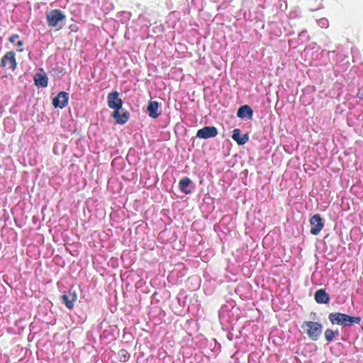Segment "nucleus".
Here are the masks:
<instances>
[{
	"instance_id": "nucleus-1",
	"label": "nucleus",
	"mask_w": 363,
	"mask_h": 363,
	"mask_svg": "<svg viewBox=\"0 0 363 363\" xmlns=\"http://www.w3.org/2000/svg\"><path fill=\"white\" fill-rule=\"evenodd\" d=\"M329 320L332 324H337L343 327L350 326L352 324H359V317L350 316L341 313H331L328 315Z\"/></svg>"
},
{
	"instance_id": "nucleus-2",
	"label": "nucleus",
	"mask_w": 363,
	"mask_h": 363,
	"mask_svg": "<svg viewBox=\"0 0 363 363\" xmlns=\"http://www.w3.org/2000/svg\"><path fill=\"white\" fill-rule=\"evenodd\" d=\"M301 328L312 340H317L323 330V326L320 323L313 321H305Z\"/></svg>"
},
{
	"instance_id": "nucleus-3",
	"label": "nucleus",
	"mask_w": 363,
	"mask_h": 363,
	"mask_svg": "<svg viewBox=\"0 0 363 363\" xmlns=\"http://www.w3.org/2000/svg\"><path fill=\"white\" fill-rule=\"evenodd\" d=\"M65 16L60 10H52L47 15V20L49 26L55 27L59 26L61 27Z\"/></svg>"
},
{
	"instance_id": "nucleus-4",
	"label": "nucleus",
	"mask_w": 363,
	"mask_h": 363,
	"mask_svg": "<svg viewBox=\"0 0 363 363\" xmlns=\"http://www.w3.org/2000/svg\"><path fill=\"white\" fill-rule=\"evenodd\" d=\"M108 106L109 108L118 110L121 109L123 101L119 98V94L118 91H112L108 95Z\"/></svg>"
},
{
	"instance_id": "nucleus-5",
	"label": "nucleus",
	"mask_w": 363,
	"mask_h": 363,
	"mask_svg": "<svg viewBox=\"0 0 363 363\" xmlns=\"http://www.w3.org/2000/svg\"><path fill=\"white\" fill-rule=\"evenodd\" d=\"M218 135L217 128L214 126H205L198 130L196 137L202 139L214 138Z\"/></svg>"
},
{
	"instance_id": "nucleus-6",
	"label": "nucleus",
	"mask_w": 363,
	"mask_h": 363,
	"mask_svg": "<svg viewBox=\"0 0 363 363\" xmlns=\"http://www.w3.org/2000/svg\"><path fill=\"white\" fill-rule=\"evenodd\" d=\"M311 228V233L313 235H318L323 228V219L318 214H315L310 220Z\"/></svg>"
},
{
	"instance_id": "nucleus-7",
	"label": "nucleus",
	"mask_w": 363,
	"mask_h": 363,
	"mask_svg": "<svg viewBox=\"0 0 363 363\" xmlns=\"http://www.w3.org/2000/svg\"><path fill=\"white\" fill-rule=\"evenodd\" d=\"M69 94L60 91L52 100V104L55 108H64L68 103Z\"/></svg>"
},
{
	"instance_id": "nucleus-8",
	"label": "nucleus",
	"mask_w": 363,
	"mask_h": 363,
	"mask_svg": "<svg viewBox=\"0 0 363 363\" xmlns=\"http://www.w3.org/2000/svg\"><path fill=\"white\" fill-rule=\"evenodd\" d=\"M62 301L65 304L67 308L72 309L74 303L77 299V295L74 291L69 290L67 293L61 296Z\"/></svg>"
},
{
	"instance_id": "nucleus-9",
	"label": "nucleus",
	"mask_w": 363,
	"mask_h": 363,
	"mask_svg": "<svg viewBox=\"0 0 363 363\" xmlns=\"http://www.w3.org/2000/svg\"><path fill=\"white\" fill-rule=\"evenodd\" d=\"M1 63L3 67H9L12 70H14L16 67L15 53L12 51L7 52L1 58Z\"/></svg>"
},
{
	"instance_id": "nucleus-10",
	"label": "nucleus",
	"mask_w": 363,
	"mask_h": 363,
	"mask_svg": "<svg viewBox=\"0 0 363 363\" xmlns=\"http://www.w3.org/2000/svg\"><path fill=\"white\" fill-rule=\"evenodd\" d=\"M112 116L116 119L117 123L124 124L129 118V113L121 108V109L114 110Z\"/></svg>"
},
{
	"instance_id": "nucleus-11",
	"label": "nucleus",
	"mask_w": 363,
	"mask_h": 363,
	"mask_svg": "<svg viewBox=\"0 0 363 363\" xmlns=\"http://www.w3.org/2000/svg\"><path fill=\"white\" fill-rule=\"evenodd\" d=\"M232 138L236 141L238 145H244L248 141L249 136L247 134L242 135L240 130L235 128L233 130Z\"/></svg>"
},
{
	"instance_id": "nucleus-12",
	"label": "nucleus",
	"mask_w": 363,
	"mask_h": 363,
	"mask_svg": "<svg viewBox=\"0 0 363 363\" xmlns=\"http://www.w3.org/2000/svg\"><path fill=\"white\" fill-rule=\"evenodd\" d=\"M253 111L248 105H244L240 106L237 112L238 118L251 119L252 118Z\"/></svg>"
},
{
	"instance_id": "nucleus-13",
	"label": "nucleus",
	"mask_w": 363,
	"mask_h": 363,
	"mask_svg": "<svg viewBox=\"0 0 363 363\" xmlns=\"http://www.w3.org/2000/svg\"><path fill=\"white\" fill-rule=\"evenodd\" d=\"M159 104L155 101H150L147 107L150 117L152 118H157L160 113L158 112Z\"/></svg>"
},
{
	"instance_id": "nucleus-14",
	"label": "nucleus",
	"mask_w": 363,
	"mask_h": 363,
	"mask_svg": "<svg viewBox=\"0 0 363 363\" xmlns=\"http://www.w3.org/2000/svg\"><path fill=\"white\" fill-rule=\"evenodd\" d=\"M315 300L318 303H328L330 301L329 295L324 289H318L314 295Z\"/></svg>"
},
{
	"instance_id": "nucleus-15",
	"label": "nucleus",
	"mask_w": 363,
	"mask_h": 363,
	"mask_svg": "<svg viewBox=\"0 0 363 363\" xmlns=\"http://www.w3.org/2000/svg\"><path fill=\"white\" fill-rule=\"evenodd\" d=\"M191 184V181L189 177H184L179 182V189L185 194H189L191 190L188 187Z\"/></svg>"
},
{
	"instance_id": "nucleus-16",
	"label": "nucleus",
	"mask_w": 363,
	"mask_h": 363,
	"mask_svg": "<svg viewBox=\"0 0 363 363\" xmlns=\"http://www.w3.org/2000/svg\"><path fill=\"white\" fill-rule=\"evenodd\" d=\"M35 83L38 86L46 87L48 86V77L41 74H36L35 77Z\"/></svg>"
},
{
	"instance_id": "nucleus-17",
	"label": "nucleus",
	"mask_w": 363,
	"mask_h": 363,
	"mask_svg": "<svg viewBox=\"0 0 363 363\" xmlns=\"http://www.w3.org/2000/svg\"><path fill=\"white\" fill-rule=\"evenodd\" d=\"M339 335L338 330L334 331L331 329H327L325 331V338L328 342H332L335 336Z\"/></svg>"
},
{
	"instance_id": "nucleus-18",
	"label": "nucleus",
	"mask_w": 363,
	"mask_h": 363,
	"mask_svg": "<svg viewBox=\"0 0 363 363\" xmlns=\"http://www.w3.org/2000/svg\"><path fill=\"white\" fill-rule=\"evenodd\" d=\"M318 23L321 27H328V21L325 18H321L318 21Z\"/></svg>"
},
{
	"instance_id": "nucleus-19",
	"label": "nucleus",
	"mask_w": 363,
	"mask_h": 363,
	"mask_svg": "<svg viewBox=\"0 0 363 363\" xmlns=\"http://www.w3.org/2000/svg\"><path fill=\"white\" fill-rule=\"evenodd\" d=\"M18 35H12L11 36L9 37V40L12 43H16L17 42V40L18 38Z\"/></svg>"
},
{
	"instance_id": "nucleus-20",
	"label": "nucleus",
	"mask_w": 363,
	"mask_h": 363,
	"mask_svg": "<svg viewBox=\"0 0 363 363\" xmlns=\"http://www.w3.org/2000/svg\"><path fill=\"white\" fill-rule=\"evenodd\" d=\"M121 357H123L124 361H126L129 357V355L127 354V352L124 350L121 351Z\"/></svg>"
},
{
	"instance_id": "nucleus-21",
	"label": "nucleus",
	"mask_w": 363,
	"mask_h": 363,
	"mask_svg": "<svg viewBox=\"0 0 363 363\" xmlns=\"http://www.w3.org/2000/svg\"><path fill=\"white\" fill-rule=\"evenodd\" d=\"M16 45L17 46H21L23 45V41L22 40H18L16 43Z\"/></svg>"
},
{
	"instance_id": "nucleus-22",
	"label": "nucleus",
	"mask_w": 363,
	"mask_h": 363,
	"mask_svg": "<svg viewBox=\"0 0 363 363\" xmlns=\"http://www.w3.org/2000/svg\"><path fill=\"white\" fill-rule=\"evenodd\" d=\"M305 33H306V31H302V32L299 34V35H300V36H301V35H305Z\"/></svg>"
}]
</instances>
